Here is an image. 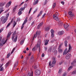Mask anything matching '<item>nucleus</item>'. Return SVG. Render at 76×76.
Listing matches in <instances>:
<instances>
[{
  "mask_svg": "<svg viewBox=\"0 0 76 76\" xmlns=\"http://www.w3.org/2000/svg\"><path fill=\"white\" fill-rule=\"evenodd\" d=\"M17 39H18V36H17L15 37L14 39V42H16L17 41Z\"/></svg>",
  "mask_w": 76,
  "mask_h": 76,
  "instance_id": "obj_19",
  "label": "nucleus"
},
{
  "mask_svg": "<svg viewBox=\"0 0 76 76\" xmlns=\"http://www.w3.org/2000/svg\"><path fill=\"white\" fill-rule=\"evenodd\" d=\"M31 10H32V8H31L30 9L28 13L29 14L30 13H31Z\"/></svg>",
  "mask_w": 76,
  "mask_h": 76,
  "instance_id": "obj_48",
  "label": "nucleus"
},
{
  "mask_svg": "<svg viewBox=\"0 0 76 76\" xmlns=\"http://www.w3.org/2000/svg\"><path fill=\"white\" fill-rule=\"evenodd\" d=\"M31 74L30 73H28L27 75V76H31Z\"/></svg>",
  "mask_w": 76,
  "mask_h": 76,
  "instance_id": "obj_49",
  "label": "nucleus"
},
{
  "mask_svg": "<svg viewBox=\"0 0 76 76\" xmlns=\"http://www.w3.org/2000/svg\"><path fill=\"white\" fill-rule=\"evenodd\" d=\"M49 29H50V27H47L45 28V30L47 31H49Z\"/></svg>",
  "mask_w": 76,
  "mask_h": 76,
  "instance_id": "obj_25",
  "label": "nucleus"
},
{
  "mask_svg": "<svg viewBox=\"0 0 76 76\" xmlns=\"http://www.w3.org/2000/svg\"><path fill=\"white\" fill-rule=\"evenodd\" d=\"M10 53H8V54L7 55V58H9V57H10Z\"/></svg>",
  "mask_w": 76,
  "mask_h": 76,
  "instance_id": "obj_43",
  "label": "nucleus"
},
{
  "mask_svg": "<svg viewBox=\"0 0 76 76\" xmlns=\"http://www.w3.org/2000/svg\"><path fill=\"white\" fill-rule=\"evenodd\" d=\"M34 69H37V65H35L34 66Z\"/></svg>",
  "mask_w": 76,
  "mask_h": 76,
  "instance_id": "obj_39",
  "label": "nucleus"
},
{
  "mask_svg": "<svg viewBox=\"0 0 76 76\" xmlns=\"http://www.w3.org/2000/svg\"><path fill=\"white\" fill-rule=\"evenodd\" d=\"M41 70L38 69L36 70L35 72V75H37V76H39V75H40L41 74Z\"/></svg>",
  "mask_w": 76,
  "mask_h": 76,
  "instance_id": "obj_3",
  "label": "nucleus"
},
{
  "mask_svg": "<svg viewBox=\"0 0 76 76\" xmlns=\"http://www.w3.org/2000/svg\"><path fill=\"white\" fill-rule=\"evenodd\" d=\"M18 7L17 6H15V7H14V9L13 10V11L14 12V11H15V10H16V9L17 8V7Z\"/></svg>",
  "mask_w": 76,
  "mask_h": 76,
  "instance_id": "obj_28",
  "label": "nucleus"
},
{
  "mask_svg": "<svg viewBox=\"0 0 76 76\" xmlns=\"http://www.w3.org/2000/svg\"><path fill=\"white\" fill-rule=\"evenodd\" d=\"M67 49L66 48L65 49L64 51L66 53V52H67Z\"/></svg>",
  "mask_w": 76,
  "mask_h": 76,
  "instance_id": "obj_57",
  "label": "nucleus"
},
{
  "mask_svg": "<svg viewBox=\"0 0 76 76\" xmlns=\"http://www.w3.org/2000/svg\"><path fill=\"white\" fill-rule=\"evenodd\" d=\"M69 48L68 49V50L67 51V52H66V54H67V53H70V49H71V46L70 45V44L69 45Z\"/></svg>",
  "mask_w": 76,
  "mask_h": 76,
  "instance_id": "obj_6",
  "label": "nucleus"
},
{
  "mask_svg": "<svg viewBox=\"0 0 76 76\" xmlns=\"http://www.w3.org/2000/svg\"><path fill=\"white\" fill-rule=\"evenodd\" d=\"M50 31L52 34H54V30L53 29L51 30Z\"/></svg>",
  "mask_w": 76,
  "mask_h": 76,
  "instance_id": "obj_35",
  "label": "nucleus"
},
{
  "mask_svg": "<svg viewBox=\"0 0 76 76\" xmlns=\"http://www.w3.org/2000/svg\"><path fill=\"white\" fill-rule=\"evenodd\" d=\"M41 33V31H39V32H37L36 33V38L37 37V35H40V34Z\"/></svg>",
  "mask_w": 76,
  "mask_h": 76,
  "instance_id": "obj_12",
  "label": "nucleus"
},
{
  "mask_svg": "<svg viewBox=\"0 0 76 76\" xmlns=\"http://www.w3.org/2000/svg\"><path fill=\"white\" fill-rule=\"evenodd\" d=\"M55 6H56V3H54L53 6V8L55 7Z\"/></svg>",
  "mask_w": 76,
  "mask_h": 76,
  "instance_id": "obj_50",
  "label": "nucleus"
},
{
  "mask_svg": "<svg viewBox=\"0 0 76 76\" xmlns=\"http://www.w3.org/2000/svg\"><path fill=\"white\" fill-rule=\"evenodd\" d=\"M0 11H2V12H3L4 10H3V8L2 7L0 8Z\"/></svg>",
  "mask_w": 76,
  "mask_h": 76,
  "instance_id": "obj_38",
  "label": "nucleus"
},
{
  "mask_svg": "<svg viewBox=\"0 0 76 76\" xmlns=\"http://www.w3.org/2000/svg\"><path fill=\"white\" fill-rule=\"evenodd\" d=\"M31 55V52H30L29 53L28 55V57H29V56H30Z\"/></svg>",
  "mask_w": 76,
  "mask_h": 76,
  "instance_id": "obj_58",
  "label": "nucleus"
},
{
  "mask_svg": "<svg viewBox=\"0 0 76 76\" xmlns=\"http://www.w3.org/2000/svg\"><path fill=\"white\" fill-rule=\"evenodd\" d=\"M15 36H14V35H13L12 36V40L13 41H14L13 40L14 39V38H15Z\"/></svg>",
  "mask_w": 76,
  "mask_h": 76,
  "instance_id": "obj_37",
  "label": "nucleus"
},
{
  "mask_svg": "<svg viewBox=\"0 0 76 76\" xmlns=\"http://www.w3.org/2000/svg\"><path fill=\"white\" fill-rule=\"evenodd\" d=\"M40 26H39V25H38L37 26V29H39V28Z\"/></svg>",
  "mask_w": 76,
  "mask_h": 76,
  "instance_id": "obj_59",
  "label": "nucleus"
},
{
  "mask_svg": "<svg viewBox=\"0 0 76 76\" xmlns=\"http://www.w3.org/2000/svg\"><path fill=\"white\" fill-rule=\"evenodd\" d=\"M59 71H58V73L59 74H60L61 73V72H62V69L61 68H59Z\"/></svg>",
  "mask_w": 76,
  "mask_h": 76,
  "instance_id": "obj_18",
  "label": "nucleus"
},
{
  "mask_svg": "<svg viewBox=\"0 0 76 76\" xmlns=\"http://www.w3.org/2000/svg\"><path fill=\"white\" fill-rule=\"evenodd\" d=\"M31 76H33V72H31Z\"/></svg>",
  "mask_w": 76,
  "mask_h": 76,
  "instance_id": "obj_64",
  "label": "nucleus"
},
{
  "mask_svg": "<svg viewBox=\"0 0 76 76\" xmlns=\"http://www.w3.org/2000/svg\"><path fill=\"white\" fill-rule=\"evenodd\" d=\"M18 62H16L14 64V67H16L17 66H18Z\"/></svg>",
  "mask_w": 76,
  "mask_h": 76,
  "instance_id": "obj_29",
  "label": "nucleus"
},
{
  "mask_svg": "<svg viewBox=\"0 0 76 76\" xmlns=\"http://www.w3.org/2000/svg\"><path fill=\"white\" fill-rule=\"evenodd\" d=\"M72 66H71L70 67H69L68 69V70L69 71L70 70H71L72 69Z\"/></svg>",
  "mask_w": 76,
  "mask_h": 76,
  "instance_id": "obj_34",
  "label": "nucleus"
},
{
  "mask_svg": "<svg viewBox=\"0 0 76 76\" xmlns=\"http://www.w3.org/2000/svg\"><path fill=\"white\" fill-rule=\"evenodd\" d=\"M75 74H76V71H74L72 73V75H75Z\"/></svg>",
  "mask_w": 76,
  "mask_h": 76,
  "instance_id": "obj_32",
  "label": "nucleus"
},
{
  "mask_svg": "<svg viewBox=\"0 0 76 76\" xmlns=\"http://www.w3.org/2000/svg\"><path fill=\"white\" fill-rule=\"evenodd\" d=\"M42 24H43V23L42 22L40 23L39 25L40 26H42Z\"/></svg>",
  "mask_w": 76,
  "mask_h": 76,
  "instance_id": "obj_44",
  "label": "nucleus"
},
{
  "mask_svg": "<svg viewBox=\"0 0 76 76\" xmlns=\"http://www.w3.org/2000/svg\"><path fill=\"white\" fill-rule=\"evenodd\" d=\"M4 70V69H3V67H2L1 68V69H0V71H3Z\"/></svg>",
  "mask_w": 76,
  "mask_h": 76,
  "instance_id": "obj_46",
  "label": "nucleus"
},
{
  "mask_svg": "<svg viewBox=\"0 0 76 76\" xmlns=\"http://www.w3.org/2000/svg\"><path fill=\"white\" fill-rule=\"evenodd\" d=\"M53 15L56 16V17H58V13H56L55 14Z\"/></svg>",
  "mask_w": 76,
  "mask_h": 76,
  "instance_id": "obj_42",
  "label": "nucleus"
},
{
  "mask_svg": "<svg viewBox=\"0 0 76 76\" xmlns=\"http://www.w3.org/2000/svg\"><path fill=\"white\" fill-rule=\"evenodd\" d=\"M38 1H39L38 0H37L35 1L33 3V5H35V4H37L38 3Z\"/></svg>",
  "mask_w": 76,
  "mask_h": 76,
  "instance_id": "obj_16",
  "label": "nucleus"
},
{
  "mask_svg": "<svg viewBox=\"0 0 76 76\" xmlns=\"http://www.w3.org/2000/svg\"><path fill=\"white\" fill-rule=\"evenodd\" d=\"M44 56H45V54H44V53H42V57H44Z\"/></svg>",
  "mask_w": 76,
  "mask_h": 76,
  "instance_id": "obj_53",
  "label": "nucleus"
},
{
  "mask_svg": "<svg viewBox=\"0 0 76 76\" xmlns=\"http://www.w3.org/2000/svg\"><path fill=\"white\" fill-rule=\"evenodd\" d=\"M6 42H4V41H2V43H3V45L5 44L6 43Z\"/></svg>",
  "mask_w": 76,
  "mask_h": 76,
  "instance_id": "obj_60",
  "label": "nucleus"
},
{
  "mask_svg": "<svg viewBox=\"0 0 76 76\" xmlns=\"http://www.w3.org/2000/svg\"><path fill=\"white\" fill-rule=\"evenodd\" d=\"M17 20L18 21V22H19V21L20 20V18H18L17 19Z\"/></svg>",
  "mask_w": 76,
  "mask_h": 76,
  "instance_id": "obj_47",
  "label": "nucleus"
},
{
  "mask_svg": "<svg viewBox=\"0 0 76 76\" xmlns=\"http://www.w3.org/2000/svg\"><path fill=\"white\" fill-rule=\"evenodd\" d=\"M21 14H22V12L19 11V12L18 13V16H20V15H21Z\"/></svg>",
  "mask_w": 76,
  "mask_h": 76,
  "instance_id": "obj_33",
  "label": "nucleus"
},
{
  "mask_svg": "<svg viewBox=\"0 0 76 76\" xmlns=\"http://www.w3.org/2000/svg\"><path fill=\"white\" fill-rule=\"evenodd\" d=\"M34 56L32 55L31 56L30 59V61H34Z\"/></svg>",
  "mask_w": 76,
  "mask_h": 76,
  "instance_id": "obj_10",
  "label": "nucleus"
},
{
  "mask_svg": "<svg viewBox=\"0 0 76 76\" xmlns=\"http://www.w3.org/2000/svg\"><path fill=\"white\" fill-rule=\"evenodd\" d=\"M54 55H56L57 54V50H55L53 52Z\"/></svg>",
  "mask_w": 76,
  "mask_h": 76,
  "instance_id": "obj_22",
  "label": "nucleus"
},
{
  "mask_svg": "<svg viewBox=\"0 0 76 76\" xmlns=\"http://www.w3.org/2000/svg\"><path fill=\"white\" fill-rule=\"evenodd\" d=\"M69 26V24H64V27L65 28V29H66L68 28V27Z\"/></svg>",
  "mask_w": 76,
  "mask_h": 76,
  "instance_id": "obj_11",
  "label": "nucleus"
},
{
  "mask_svg": "<svg viewBox=\"0 0 76 76\" xmlns=\"http://www.w3.org/2000/svg\"><path fill=\"white\" fill-rule=\"evenodd\" d=\"M52 59H53V60L55 61V60H56V57H52Z\"/></svg>",
  "mask_w": 76,
  "mask_h": 76,
  "instance_id": "obj_40",
  "label": "nucleus"
},
{
  "mask_svg": "<svg viewBox=\"0 0 76 76\" xmlns=\"http://www.w3.org/2000/svg\"><path fill=\"white\" fill-rule=\"evenodd\" d=\"M64 32L63 31H61L58 32V34L59 35H63Z\"/></svg>",
  "mask_w": 76,
  "mask_h": 76,
  "instance_id": "obj_8",
  "label": "nucleus"
},
{
  "mask_svg": "<svg viewBox=\"0 0 76 76\" xmlns=\"http://www.w3.org/2000/svg\"><path fill=\"white\" fill-rule=\"evenodd\" d=\"M58 51L59 53H61L62 51V49H61V48H58Z\"/></svg>",
  "mask_w": 76,
  "mask_h": 76,
  "instance_id": "obj_26",
  "label": "nucleus"
},
{
  "mask_svg": "<svg viewBox=\"0 0 76 76\" xmlns=\"http://www.w3.org/2000/svg\"><path fill=\"white\" fill-rule=\"evenodd\" d=\"M4 4H5L4 3H1L0 4V6L1 7H3V6L4 5Z\"/></svg>",
  "mask_w": 76,
  "mask_h": 76,
  "instance_id": "obj_20",
  "label": "nucleus"
},
{
  "mask_svg": "<svg viewBox=\"0 0 76 76\" xmlns=\"http://www.w3.org/2000/svg\"><path fill=\"white\" fill-rule=\"evenodd\" d=\"M21 8V9H22V10L23 11V10H25V7H24L23 8Z\"/></svg>",
  "mask_w": 76,
  "mask_h": 76,
  "instance_id": "obj_56",
  "label": "nucleus"
},
{
  "mask_svg": "<svg viewBox=\"0 0 76 76\" xmlns=\"http://www.w3.org/2000/svg\"><path fill=\"white\" fill-rule=\"evenodd\" d=\"M56 15H53V18L55 20H57V21L58 20H59V19L58 18V17H56Z\"/></svg>",
  "mask_w": 76,
  "mask_h": 76,
  "instance_id": "obj_5",
  "label": "nucleus"
},
{
  "mask_svg": "<svg viewBox=\"0 0 76 76\" xmlns=\"http://www.w3.org/2000/svg\"><path fill=\"white\" fill-rule=\"evenodd\" d=\"M23 42H24V40H21L20 42V45H22V44H23Z\"/></svg>",
  "mask_w": 76,
  "mask_h": 76,
  "instance_id": "obj_24",
  "label": "nucleus"
},
{
  "mask_svg": "<svg viewBox=\"0 0 76 76\" xmlns=\"http://www.w3.org/2000/svg\"><path fill=\"white\" fill-rule=\"evenodd\" d=\"M51 51H52V48H49L48 49V51L49 53H50V52H51Z\"/></svg>",
  "mask_w": 76,
  "mask_h": 76,
  "instance_id": "obj_23",
  "label": "nucleus"
},
{
  "mask_svg": "<svg viewBox=\"0 0 76 76\" xmlns=\"http://www.w3.org/2000/svg\"><path fill=\"white\" fill-rule=\"evenodd\" d=\"M51 37H52L53 38L54 37V33H52L51 34Z\"/></svg>",
  "mask_w": 76,
  "mask_h": 76,
  "instance_id": "obj_45",
  "label": "nucleus"
},
{
  "mask_svg": "<svg viewBox=\"0 0 76 76\" xmlns=\"http://www.w3.org/2000/svg\"><path fill=\"white\" fill-rule=\"evenodd\" d=\"M42 12H43L42 11H41L40 12H39V13L37 15V18H39V16H41V15H42Z\"/></svg>",
  "mask_w": 76,
  "mask_h": 76,
  "instance_id": "obj_13",
  "label": "nucleus"
},
{
  "mask_svg": "<svg viewBox=\"0 0 76 76\" xmlns=\"http://www.w3.org/2000/svg\"><path fill=\"white\" fill-rule=\"evenodd\" d=\"M61 3L63 4V5L64 4V2L61 1Z\"/></svg>",
  "mask_w": 76,
  "mask_h": 76,
  "instance_id": "obj_61",
  "label": "nucleus"
},
{
  "mask_svg": "<svg viewBox=\"0 0 76 76\" xmlns=\"http://www.w3.org/2000/svg\"><path fill=\"white\" fill-rule=\"evenodd\" d=\"M44 42H45V45H47V44H48V42H49V40H44Z\"/></svg>",
  "mask_w": 76,
  "mask_h": 76,
  "instance_id": "obj_9",
  "label": "nucleus"
},
{
  "mask_svg": "<svg viewBox=\"0 0 76 76\" xmlns=\"http://www.w3.org/2000/svg\"><path fill=\"white\" fill-rule=\"evenodd\" d=\"M28 6V5H27V4H24V7H25V8H26V7H27V6Z\"/></svg>",
  "mask_w": 76,
  "mask_h": 76,
  "instance_id": "obj_36",
  "label": "nucleus"
},
{
  "mask_svg": "<svg viewBox=\"0 0 76 76\" xmlns=\"http://www.w3.org/2000/svg\"><path fill=\"white\" fill-rule=\"evenodd\" d=\"M28 19V18H26L25 19V20L24 22H27V20Z\"/></svg>",
  "mask_w": 76,
  "mask_h": 76,
  "instance_id": "obj_54",
  "label": "nucleus"
},
{
  "mask_svg": "<svg viewBox=\"0 0 76 76\" xmlns=\"http://www.w3.org/2000/svg\"><path fill=\"white\" fill-rule=\"evenodd\" d=\"M68 15L70 16L71 17H73V16H74V15H73V14L72 13V12L71 11H69L68 12Z\"/></svg>",
  "mask_w": 76,
  "mask_h": 76,
  "instance_id": "obj_7",
  "label": "nucleus"
},
{
  "mask_svg": "<svg viewBox=\"0 0 76 76\" xmlns=\"http://www.w3.org/2000/svg\"><path fill=\"white\" fill-rule=\"evenodd\" d=\"M37 48H35V47H34V48H33L32 49V51H35L36 50H37Z\"/></svg>",
  "mask_w": 76,
  "mask_h": 76,
  "instance_id": "obj_27",
  "label": "nucleus"
},
{
  "mask_svg": "<svg viewBox=\"0 0 76 76\" xmlns=\"http://www.w3.org/2000/svg\"><path fill=\"white\" fill-rule=\"evenodd\" d=\"M10 35H11V32H9L7 34V38H9V37H10Z\"/></svg>",
  "mask_w": 76,
  "mask_h": 76,
  "instance_id": "obj_17",
  "label": "nucleus"
},
{
  "mask_svg": "<svg viewBox=\"0 0 76 76\" xmlns=\"http://www.w3.org/2000/svg\"><path fill=\"white\" fill-rule=\"evenodd\" d=\"M37 47H40V45L38 44H37Z\"/></svg>",
  "mask_w": 76,
  "mask_h": 76,
  "instance_id": "obj_62",
  "label": "nucleus"
},
{
  "mask_svg": "<svg viewBox=\"0 0 76 76\" xmlns=\"http://www.w3.org/2000/svg\"><path fill=\"white\" fill-rule=\"evenodd\" d=\"M19 12H22L23 10H22V8H21L19 10Z\"/></svg>",
  "mask_w": 76,
  "mask_h": 76,
  "instance_id": "obj_51",
  "label": "nucleus"
},
{
  "mask_svg": "<svg viewBox=\"0 0 76 76\" xmlns=\"http://www.w3.org/2000/svg\"><path fill=\"white\" fill-rule=\"evenodd\" d=\"M76 63V60H74L73 62H71V64L72 66H75V63Z\"/></svg>",
  "mask_w": 76,
  "mask_h": 76,
  "instance_id": "obj_14",
  "label": "nucleus"
},
{
  "mask_svg": "<svg viewBox=\"0 0 76 76\" xmlns=\"http://www.w3.org/2000/svg\"><path fill=\"white\" fill-rule=\"evenodd\" d=\"M10 23H8L7 26L6 28H8L9 26H10Z\"/></svg>",
  "mask_w": 76,
  "mask_h": 76,
  "instance_id": "obj_41",
  "label": "nucleus"
},
{
  "mask_svg": "<svg viewBox=\"0 0 76 76\" xmlns=\"http://www.w3.org/2000/svg\"><path fill=\"white\" fill-rule=\"evenodd\" d=\"M64 43H65V47H67V41L66 40L65 41Z\"/></svg>",
  "mask_w": 76,
  "mask_h": 76,
  "instance_id": "obj_21",
  "label": "nucleus"
},
{
  "mask_svg": "<svg viewBox=\"0 0 76 76\" xmlns=\"http://www.w3.org/2000/svg\"><path fill=\"white\" fill-rule=\"evenodd\" d=\"M70 57H71V54L69 53L66 55V59L68 60V59H69Z\"/></svg>",
  "mask_w": 76,
  "mask_h": 76,
  "instance_id": "obj_4",
  "label": "nucleus"
},
{
  "mask_svg": "<svg viewBox=\"0 0 76 76\" xmlns=\"http://www.w3.org/2000/svg\"><path fill=\"white\" fill-rule=\"evenodd\" d=\"M56 61H53L52 62V64H51V62L50 61L49 63V66H50V67H53L55 66L56 64Z\"/></svg>",
  "mask_w": 76,
  "mask_h": 76,
  "instance_id": "obj_2",
  "label": "nucleus"
},
{
  "mask_svg": "<svg viewBox=\"0 0 76 76\" xmlns=\"http://www.w3.org/2000/svg\"><path fill=\"white\" fill-rule=\"evenodd\" d=\"M24 27V25H22V26L21 27V29H22Z\"/></svg>",
  "mask_w": 76,
  "mask_h": 76,
  "instance_id": "obj_52",
  "label": "nucleus"
},
{
  "mask_svg": "<svg viewBox=\"0 0 76 76\" xmlns=\"http://www.w3.org/2000/svg\"><path fill=\"white\" fill-rule=\"evenodd\" d=\"M16 24H17L16 22H15V21H14V24L13 26V28H14V27H15V26H16Z\"/></svg>",
  "mask_w": 76,
  "mask_h": 76,
  "instance_id": "obj_31",
  "label": "nucleus"
},
{
  "mask_svg": "<svg viewBox=\"0 0 76 76\" xmlns=\"http://www.w3.org/2000/svg\"><path fill=\"white\" fill-rule=\"evenodd\" d=\"M7 17H6L5 18H4V16L0 18V21L2 22V24H4V23H6V21H7V18L9 16V14L8 13L7 15Z\"/></svg>",
  "mask_w": 76,
  "mask_h": 76,
  "instance_id": "obj_1",
  "label": "nucleus"
},
{
  "mask_svg": "<svg viewBox=\"0 0 76 76\" xmlns=\"http://www.w3.org/2000/svg\"><path fill=\"white\" fill-rule=\"evenodd\" d=\"M3 30V28H1L0 30V34L1 33V32Z\"/></svg>",
  "mask_w": 76,
  "mask_h": 76,
  "instance_id": "obj_55",
  "label": "nucleus"
},
{
  "mask_svg": "<svg viewBox=\"0 0 76 76\" xmlns=\"http://www.w3.org/2000/svg\"><path fill=\"white\" fill-rule=\"evenodd\" d=\"M45 51H46L47 50V48L45 47Z\"/></svg>",
  "mask_w": 76,
  "mask_h": 76,
  "instance_id": "obj_63",
  "label": "nucleus"
},
{
  "mask_svg": "<svg viewBox=\"0 0 76 76\" xmlns=\"http://www.w3.org/2000/svg\"><path fill=\"white\" fill-rule=\"evenodd\" d=\"M9 63H10V62H8V63H7L5 65V67H7V66H8V65H9Z\"/></svg>",
  "mask_w": 76,
  "mask_h": 76,
  "instance_id": "obj_30",
  "label": "nucleus"
},
{
  "mask_svg": "<svg viewBox=\"0 0 76 76\" xmlns=\"http://www.w3.org/2000/svg\"><path fill=\"white\" fill-rule=\"evenodd\" d=\"M11 3H12V1H10L8 4H7L6 7H7V6L9 7V6H10L11 5Z\"/></svg>",
  "mask_w": 76,
  "mask_h": 76,
  "instance_id": "obj_15",
  "label": "nucleus"
}]
</instances>
